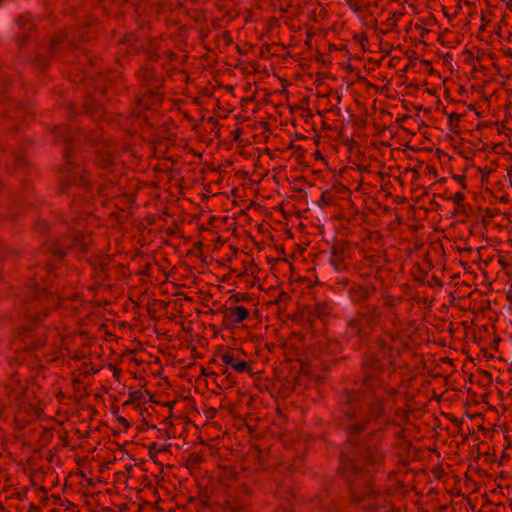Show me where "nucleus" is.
Listing matches in <instances>:
<instances>
[{"mask_svg":"<svg viewBox=\"0 0 512 512\" xmlns=\"http://www.w3.org/2000/svg\"><path fill=\"white\" fill-rule=\"evenodd\" d=\"M43 253L50 254L55 261L63 263L66 255L60 236L47 239L41 246Z\"/></svg>","mask_w":512,"mask_h":512,"instance_id":"a211bd4d","label":"nucleus"},{"mask_svg":"<svg viewBox=\"0 0 512 512\" xmlns=\"http://www.w3.org/2000/svg\"><path fill=\"white\" fill-rule=\"evenodd\" d=\"M274 494L283 500L289 501L293 498L294 493L290 484H278Z\"/></svg>","mask_w":512,"mask_h":512,"instance_id":"bb28decb","label":"nucleus"},{"mask_svg":"<svg viewBox=\"0 0 512 512\" xmlns=\"http://www.w3.org/2000/svg\"><path fill=\"white\" fill-rule=\"evenodd\" d=\"M59 181V193H66L71 186H79L86 190L91 186L90 174L85 165L75 161H69L60 168Z\"/></svg>","mask_w":512,"mask_h":512,"instance_id":"39448f33","label":"nucleus"},{"mask_svg":"<svg viewBox=\"0 0 512 512\" xmlns=\"http://www.w3.org/2000/svg\"><path fill=\"white\" fill-rule=\"evenodd\" d=\"M290 299L291 296L289 295V293L285 291H280L274 303L277 305H281L282 303H287Z\"/></svg>","mask_w":512,"mask_h":512,"instance_id":"37998d69","label":"nucleus"},{"mask_svg":"<svg viewBox=\"0 0 512 512\" xmlns=\"http://www.w3.org/2000/svg\"><path fill=\"white\" fill-rule=\"evenodd\" d=\"M376 292L373 283H352L347 289L349 300L360 305L359 310L346 321L342 340L356 351L373 344V339L378 328L383 330L384 312L382 307L372 303H366Z\"/></svg>","mask_w":512,"mask_h":512,"instance_id":"f03ea898","label":"nucleus"},{"mask_svg":"<svg viewBox=\"0 0 512 512\" xmlns=\"http://www.w3.org/2000/svg\"><path fill=\"white\" fill-rule=\"evenodd\" d=\"M239 352L240 351L236 350L224 353L221 356L222 362L226 366H230L237 373H249V375L252 376V362L240 359L238 356Z\"/></svg>","mask_w":512,"mask_h":512,"instance_id":"2eb2a0df","label":"nucleus"},{"mask_svg":"<svg viewBox=\"0 0 512 512\" xmlns=\"http://www.w3.org/2000/svg\"><path fill=\"white\" fill-rule=\"evenodd\" d=\"M64 108L70 120H77L78 117L84 115L82 104L78 106L74 102H67L64 104Z\"/></svg>","mask_w":512,"mask_h":512,"instance_id":"a878e982","label":"nucleus"},{"mask_svg":"<svg viewBox=\"0 0 512 512\" xmlns=\"http://www.w3.org/2000/svg\"><path fill=\"white\" fill-rule=\"evenodd\" d=\"M129 398L123 403V406L134 405L138 407L140 401L144 398V394L141 390L131 391L128 394Z\"/></svg>","mask_w":512,"mask_h":512,"instance_id":"c756f323","label":"nucleus"},{"mask_svg":"<svg viewBox=\"0 0 512 512\" xmlns=\"http://www.w3.org/2000/svg\"><path fill=\"white\" fill-rule=\"evenodd\" d=\"M221 375L224 376V378L221 380V384L216 382L218 388L222 389L224 385L231 387L236 384V381L233 379L232 373L228 370V367H224L222 369Z\"/></svg>","mask_w":512,"mask_h":512,"instance_id":"7c9ffc66","label":"nucleus"},{"mask_svg":"<svg viewBox=\"0 0 512 512\" xmlns=\"http://www.w3.org/2000/svg\"><path fill=\"white\" fill-rule=\"evenodd\" d=\"M350 248L351 244L347 240L334 239L332 241L329 262L337 271L346 269V260L350 257Z\"/></svg>","mask_w":512,"mask_h":512,"instance_id":"6e6552de","label":"nucleus"},{"mask_svg":"<svg viewBox=\"0 0 512 512\" xmlns=\"http://www.w3.org/2000/svg\"><path fill=\"white\" fill-rule=\"evenodd\" d=\"M79 233V231H68L60 235L66 256L76 250L77 241H79Z\"/></svg>","mask_w":512,"mask_h":512,"instance_id":"5701e85b","label":"nucleus"},{"mask_svg":"<svg viewBox=\"0 0 512 512\" xmlns=\"http://www.w3.org/2000/svg\"><path fill=\"white\" fill-rule=\"evenodd\" d=\"M34 115L35 107L32 101L13 99L5 92H0V117L16 122L8 127L10 132L16 133L25 127L34 119Z\"/></svg>","mask_w":512,"mask_h":512,"instance_id":"7ed1b4c3","label":"nucleus"},{"mask_svg":"<svg viewBox=\"0 0 512 512\" xmlns=\"http://www.w3.org/2000/svg\"><path fill=\"white\" fill-rule=\"evenodd\" d=\"M107 189H108V185H101L99 186L98 188V194L101 195V196H107Z\"/></svg>","mask_w":512,"mask_h":512,"instance_id":"338daca9","label":"nucleus"},{"mask_svg":"<svg viewBox=\"0 0 512 512\" xmlns=\"http://www.w3.org/2000/svg\"><path fill=\"white\" fill-rule=\"evenodd\" d=\"M316 76H317V79H316L315 83H316L317 85H321V84H322V80H323L324 78H327V77L329 76V73H328V72H318V73L316 74Z\"/></svg>","mask_w":512,"mask_h":512,"instance_id":"5fc2aeb1","label":"nucleus"},{"mask_svg":"<svg viewBox=\"0 0 512 512\" xmlns=\"http://www.w3.org/2000/svg\"><path fill=\"white\" fill-rule=\"evenodd\" d=\"M139 81V88L163 89L165 79L157 74L152 64L146 63L139 67L136 72Z\"/></svg>","mask_w":512,"mask_h":512,"instance_id":"9d476101","label":"nucleus"},{"mask_svg":"<svg viewBox=\"0 0 512 512\" xmlns=\"http://www.w3.org/2000/svg\"><path fill=\"white\" fill-rule=\"evenodd\" d=\"M480 172H481V178H482V182L486 181L488 179V176L490 174V170H488L487 168H484V169H479Z\"/></svg>","mask_w":512,"mask_h":512,"instance_id":"e2e57ef3","label":"nucleus"},{"mask_svg":"<svg viewBox=\"0 0 512 512\" xmlns=\"http://www.w3.org/2000/svg\"><path fill=\"white\" fill-rule=\"evenodd\" d=\"M398 340H402L398 331L385 330L376 335L373 344L360 355V377L352 387H344L336 395L337 420L346 439L339 449L335 475L345 484L351 504L357 507L380 496L375 474L384 464L385 453L378 444L363 441L361 435L372 423L388 416L389 404H396L400 389L391 386L388 379L395 374L402 354L401 348L395 346Z\"/></svg>","mask_w":512,"mask_h":512,"instance_id":"f257e3e1","label":"nucleus"},{"mask_svg":"<svg viewBox=\"0 0 512 512\" xmlns=\"http://www.w3.org/2000/svg\"><path fill=\"white\" fill-rule=\"evenodd\" d=\"M89 250V244L86 242V236L80 232L79 241H77L76 250L80 254H86Z\"/></svg>","mask_w":512,"mask_h":512,"instance_id":"f704fd0d","label":"nucleus"},{"mask_svg":"<svg viewBox=\"0 0 512 512\" xmlns=\"http://www.w3.org/2000/svg\"><path fill=\"white\" fill-rule=\"evenodd\" d=\"M326 512H341V510L336 503H331L327 506Z\"/></svg>","mask_w":512,"mask_h":512,"instance_id":"052dcab7","label":"nucleus"},{"mask_svg":"<svg viewBox=\"0 0 512 512\" xmlns=\"http://www.w3.org/2000/svg\"><path fill=\"white\" fill-rule=\"evenodd\" d=\"M242 134V129L241 128H236L235 130L232 131V136H233V142H240V136Z\"/></svg>","mask_w":512,"mask_h":512,"instance_id":"864d4df0","label":"nucleus"},{"mask_svg":"<svg viewBox=\"0 0 512 512\" xmlns=\"http://www.w3.org/2000/svg\"><path fill=\"white\" fill-rule=\"evenodd\" d=\"M35 229H36L37 232H39L41 234H46L50 230V225L44 219H37L35 221Z\"/></svg>","mask_w":512,"mask_h":512,"instance_id":"c9c22d12","label":"nucleus"},{"mask_svg":"<svg viewBox=\"0 0 512 512\" xmlns=\"http://www.w3.org/2000/svg\"><path fill=\"white\" fill-rule=\"evenodd\" d=\"M332 191H334V194L337 196L338 194H347L350 193V189L345 186L344 184L338 182L335 180L333 182L332 187L330 188Z\"/></svg>","mask_w":512,"mask_h":512,"instance_id":"e433bc0d","label":"nucleus"},{"mask_svg":"<svg viewBox=\"0 0 512 512\" xmlns=\"http://www.w3.org/2000/svg\"><path fill=\"white\" fill-rule=\"evenodd\" d=\"M382 241V235L379 231L373 230V231H367L366 237L363 240V244L366 245L367 243L370 244H380Z\"/></svg>","mask_w":512,"mask_h":512,"instance_id":"2f4dec72","label":"nucleus"},{"mask_svg":"<svg viewBox=\"0 0 512 512\" xmlns=\"http://www.w3.org/2000/svg\"><path fill=\"white\" fill-rule=\"evenodd\" d=\"M144 39L139 34L130 32L125 33L119 43L127 45L132 52L140 54V47L143 46Z\"/></svg>","mask_w":512,"mask_h":512,"instance_id":"4be33fe9","label":"nucleus"},{"mask_svg":"<svg viewBox=\"0 0 512 512\" xmlns=\"http://www.w3.org/2000/svg\"><path fill=\"white\" fill-rule=\"evenodd\" d=\"M112 261V256L108 254L94 255L87 260L93 270L92 278L96 283L102 284L111 280L109 271Z\"/></svg>","mask_w":512,"mask_h":512,"instance_id":"1a4fd4ad","label":"nucleus"},{"mask_svg":"<svg viewBox=\"0 0 512 512\" xmlns=\"http://www.w3.org/2000/svg\"><path fill=\"white\" fill-rule=\"evenodd\" d=\"M62 30L77 49L81 42L93 38L98 33L99 22L96 18H91L88 21L65 27Z\"/></svg>","mask_w":512,"mask_h":512,"instance_id":"0eeeda50","label":"nucleus"},{"mask_svg":"<svg viewBox=\"0 0 512 512\" xmlns=\"http://www.w3.org/2000/svg\"><path fill=\"white\" fill-rule=\"evenodd\" d=\"M134 0H111V2L118 8H123L126 4L132 3Z\"/></svg>","mask_w":512,"mask_h":512,"instance_id":"603ef678","label":"nucleus"},{"mask_svg":"<svg viewBox=\"0 0 512 512\" xmlns=\"http://www.w3.org/2000/svg\"><path fill=\"white\" fill-rule=\"evenodd\" d=\"M84 115L94 121L101 120L105 115V106L91 95H86L82 101Z\"/></svg>","mask_w":512,"mask_h":512,"instance_id":"dca6fc26","label":"nucleus"},{"mask_svg":"<svg viewBox=\"0 0 512 512\" xmlns=\"http://www.w3.org/2000/svg\"><path fill=\"white\" fill-rule=\"evenodd\" d=\"M75 154H76V150L73 145V142L65 143V146L63 149L65 163H68L69 161H73Z\"/></svg>","mask_w":512,"mask_h":512,"instance_id":"72a5a7b5","label":"nucleus"},{"mask_svg":"<svg viewBox=\"0 0 512 512\" xmlns=\"http://www.w3.org/2000/svg\"><path fill=\"white\" fill-rule=\"evenodd\" d=\"M163 99L164 92L162 89L138 88L135 104L144 110H150L160 105Z\"/></svg>","mask_w":512,"mask_h":512,"instance_id":"9b49d317","label":"nucleus"},{"mask_svg":"<svg viewBox=\"0 0 512 512\" xmlns=\"http://www.w3.org/2000/svg\"><path fill=\"white\" fill-rule=\"evenodd\" d=\"M56 57L54 54H51L49 51V47L41 48L37 47L36 53L33 57H30L27 53V59H20L23 62H28L31 66L38 70L40 73L44 74L50 67L51 59Z\"/></svg>","mask_w":512,"mask_h":512,"instance_id":"4468645a","label":"nucleus"},{"mask_svg":"<svg viewBox=\"0 0 512 512\" xmlns=\"http://www.w3.org/2000/svg\"><path fill=\"white\" fill-rule=\"evenodd\" d=\"M117 420H118V422H120L123 425L125 430H127L131 427V424L129 423V421L126 418H124L123 416H117Z\"/></svg>","mask_w":512,"mask_h":512,"instance_id":"13d9d810","label":"nucleus"},{"mask_svg":"<svg viewBox=\"0 0 512 512\" xmlns=\"http://www.w3.org/2000/svg\"><path fill=\"white\" fill-rule=\"evenodd\" d=\"M50 311L46 308L41 313L29 314L30 324L18 328L17 337L26 345V348L37 350L46 345L47 337L44 331H37L35 327L48 315Z\"/></svg>","mask_w":512,"mask_h":512,"instance_id":"423d86ee","label":"nucleus"},{"mask_svg":"<svg viewBox=\"0 0 512 512\" xmlns=\"http://www.w3.org/2000/svg\"><path fill=\"white\" fill-rule=\"evenodd\" d=\"M251 299H252L251 295L246 292H244V293L238 292V293L232 294L229 297V301H232L233 303L250 301Z\"/></svg>","mask_w":512,"mask_h":512,"instance_id":"4c0bfd02","label":"nucleus"},{"mask_svg":"<svg viewBox=\"0 0 512 512\" xmlns=\"http://www.w3.org/2000/svg\"><path fill=\"white\" fill-rule=\"evenodd\" d=\"M448 419L451 421V423H453V424H455L457 426H460L462 424V422H463L461 419H458L454 415H449Z\"/></svg>","mask_w":512,"mask_h":512,"instance_id":"69168bd1","label":"nucleus"},{"mask_svg":"<svg viewBox=\"0 0 512 512\" xmlns=\"http://www.w3.org/2000/svg\"><path fill=\"white\" fill-rule=\"evenodd\" d=\"M93 164L100 170H109L115 166V157L110 152L97 151L93 158Z\"/></svg>","mask_w":512,"mask_h":512,"instance_id":"412c9836","label":"nucleus"},{"mask_svg":"<svg viewBox=\"0 0 512 512\" xmlns=\"http://www.w3.org/2000/svg\"><path fill=\"white\" fill-rule=\"evenodd\" d=\"M496 215H498V211L495 210V209H492V208H486L485 209V215L482 219V224L484 226H487V224L489 223V220L488 219H492L494 218Z\"/></svg>","mask_w":512,"mask_h":512,"instance_id":"79ce46f5","label":"nucleus"},{"mask_svg":"<svg viewBox=\"0 0 512 512\" xmlns=\"http://www.w3.org/2000/svg\"><path fill=\"white\" fill-rule=\"evenodd\" d=\"M14 24L16 31L13 34L12 41L18 49L17 58L27 59V47L29 43L36 40L39 33L38 25L30 12L18 15Z\"/></svg>","mask_w":512,"mask_h":512,"instance_id":"20e7f679","label":"nucleus"},{"mask_svg":"<svg viewBox=\"0 0 512 512\" xmlns=\"http://www.w3.org/2000/svg\"><path fill=\"white\" fill-rule=\"evenodd\" d=\"M51 132L59 141L68 143L73 142L75 140L77 134L80 132V129H74L70 127L68 124L62 123L54 126Z\"/></svg>","mask_w":512,"mask_h":512,"instance_id":"aec40b11","label":"nucleus"},{"mask_svg":"<svg viewBox=\"0 0 512 512\" xmlns=\"http://www.w3.org/2000/svg\"><path fill=\"white\" fill-rule=\"evenodd\" d=\"M244 271L238 274V278L247 277L248 271H250L253 267H256V264L254 263V260L251 259L249 261L243 262Z\"/></svg>","mask_w":512,"mask_h":512,"instance_id":"a19ab883","label":"nucleus"},{"mask_svg":"<svg viewBox=\"0 0 512 512\" xmlns=\"http://www.w3.org/2000/svg\"><path fill=\"white\" fill-rule=\"evenodd\" d=\"M12 159L14 161L15 166L18 168H27L29 166V162L26 157V153L23 149H18L12 151Z\"/></svg>","mask_w":512,"mask_h":512,"instance_id":"cd10ccee","label":"nucleus"},{"mask_svg":"<svg viewBox=\"0 0 512 512\" xmlns=\"http://www.w3.org/2000/svg\"><path fill=\"white\" fill-rule=\"evenodd\" d=\"M55 294V291L49 287H41L39 285H35L29 291L28 297L34 300H49L52 299Z\"/></svg>","mask_w":512,"mask_h":512,"instance_id":"b1692460","label":"nucleus"},{"mask_svg":"<svg viewBox=\"0 0 512 512\" xmlns=\"http://www.w3.org/2000/svg\"><path fill=\"white\" fill-rule=\"evenodd\" d=\"M326 308H327L326 304H317L316 308H315V312L319 317H321L323 315H327V312L325 311Z\"/></svg>","mask_w":512,"mask_h":512,"instance_id":"de8ad7c7","label":"nucleus"},{"mask_svg":"<svg viewBox=\"0 0 512 512\" xmlns=\"http://www.w3.org/2000/svg\"><path fill=\"white\" fill-rule=\"evenodd\" d=\"M160 45L155 38L148 36L143 41V46L140 47V53L145 54L147 63L151 64L160 59L159 54Z\"/></svg>","mask_w":512,"mask_h":512,"instance_id":"6ab92c4d","label":"nucleus"},{"mask_svg":"<svg viewBox=\"0 0 512 512\" xmlns=\"http://www.w3.org/2000/svg\"><path fill=\"white\" fill-rule=\"evenodd\" d=\"M100 61L99 58L91 59L88 55L83 54L82 59L80 60V63L82 65H85L86 63H89L90 66L85 68L83 71V75L86 78H94L95 76H100L105 79L107 82L114 81L119 82L124 86V79L122 74L119 71H108L105 75L101 70L93 71V67L96 65V62Z\"/></svg>","mask_w":512,"mask_h":512,"instance_id":"ddd939ff","label":"nucleus"},{"mask_svg":"<svg viewBox=\"0 0 512 512\" xmlns=\"http://www.w3.org/2000/svg\"><path fill=\"white\" fill-rule=\"evenodd\" d=\"M346 3L353 12L363 11V8L358 4V0H346Z\"/></svg>","mask_w":512,"mask_h":512,"instance_id":"c03bdc74","label":"nucleus"},{"mask_svg":"<svg viewBox=\"0 0 512 512\" xmlns=\"http://www.w3.org/2000/svg\"><path fill=\"white\" fill-rule=\"evenodd\" d=\"M462 116V114H458L457 112H452L448 115L449 129L456 135H460L461 133L459 121Z\"/></svg>","mask_w":512,"mask_h":512,"instance_id":"c85d7f7f","label":"nucleus"},{"mask_svg":"<svg viewBox=\"0 0 512 512\" xmlns=\"http://www.w3.org/2000/svg\"><path fill=\"white\" fill-rule=\"evenodd\" d=\"M61 264L62 263H59V262L55 261V259L52 258L51 260H47L44 263V270L48 274H52L59 268V265H61Z\"/></svg>","mask_w":512,"mask_h":512,"instance_id":"ea45409f","label":"nucleus"},{"mask_svg":"<svg viewBox=\"0 0 512 512\" xmlns=\"http://www.w3.org/2000/svg\"><path fill=\"white\" fill-rule=\"evenodd\" d=\"M201 376H205V377H209V378H213V380L216 382V378L219 376L217 373L215 372H208L204 367L201 368V373H200Z\"/></svg>","mask_w":512,"mask_h":512,"instance_id":"09e8293b","label":"nucleus"},{"mask_svg":"<svg viewBox=\"0 0 512 512\" xmlns=\"http://www.w3.org/2000/svg\"><path fill=\"white\" fill-rule=\"evenodd\" d=\"M316 60L322 64H324L325 66L329 67L332 62L330 60H326L324 57H323V54L322 53H318L317 56H316Z\"/></svg>","mask_w":512,"mask_h":512,"instance_id":"6e6d98bb","label":"nucleus"},{"mask_svg":"<svg viewBox=\"0 0 512 512\" xmlns=\"http://www.w3.org/2000/svg\"><path fill=\"white\" fill-rule=\"evenodd\" d=\"M426 284L430 287H433L434 285H437L439 287L443 286V282L437 276H433L429 281L426 282Z\"/></svg>","mask_w":512,"mask_h":512,"instance_id":"a18cd8bd","label":"nucleus"},{"mask_svg":"<svg viewBox=\"0 0 512 512\" xmlns=\"http://www.w3.org/2000/svg\"><path fill=\"white\" fill-rule=\"evenodd\" d=\"M353 39L361 45V49L363 52L367 51L366 43L368 42V37L365 32L355 34L353 36Z\"/></svg>","mask_w":512,"mask_h":512,"instance_id":"58836bf2","label":"nucleus"},{"mask_svg":"<svg viewBox=\"0 0 512 512\" xmlns=\"http://www.w3.org/2000/svg\"><path fill=\"white\" fill-rule=\"evenodd\" d=\"M447 200H452L457 205V211L462 212L465 209V195L462 192H456L453 196L445 197Z\"/></svg>","mask_w":512,"mask_h":512,"instance_id":"473e14b6","label":"nucleus"},{"mask_svg":"<svg viewBox=\"0 0 512 512\" xmlns=\"http://www.w3.org/2000/svg\"><path fill=\"white\" fill-rule=\"evenodd\" d=\"M157 443L156 442H153L150 446H149V453H150V457L152 458L154 455H156V453L158 452H161L162 449H159L157 448Z\"/></svg>","mask_w":512,"mask_h":512,"instance_id":"3c124183","label":"nucleus"},{"mask_svg":"<svg viewBox=\"0 0 512 512\" xmlns=\"http://www.w3.org/2000/svg\"><path fill=\"white\" fill-rule=\"evenodd\" d=\"M28 512H41V509L35 504H30Z\"/></svg>","mask_w":512,"mask_h":512,"instance_id":"774afa93","label":"nucleus"},{"mask_svg":"<svg viewBox=\"0 0 512 512\" xmlns=\"http://www.w3.org/2000/svg\"><path fill=\"white\" fill-rule=\"evenodd\" d=\"M338 199L339 198L334 194V191L327 189L321 194L320 199L316 202V206L320 209L327 206H333L337 203Z\"/></svg>","mask_w":512,"mask_h":512,"instance_id":"393cba45","label":"nucleus"},{"mask_svg":"<svg viewBox=\"0 0 512 512\" xmlns=\"http://www.w3.org/2000/svg\"><path fill=\"white\" fill-rule=\"evenodd\" d=\"M48 47L51 54L61 58L76 49L62 29L50 37Z\"/></svg>","mask_w":512,"mask_h":512,"instance_id":"f8f14e48","label":"nucleus"},{"mask_svg":"<svg viewBox=\"0 0 512 512\" xmlns=\"http://www.w3.org/2000/svg\"><path fill=\"white\" fill-rule=\"evenodd\" d=\"M177 229H178V226H177V224H176V223H174L172 226H169V227L166 229L165 233H166V235H168V236H173V235H175V233H176V230H177Z\"/></svg>","mask_w":512,"mask_h":512,"instance_id":"bf43d9fd","label":"nucleus"},{"mask_svg":"<svg viewBox=\"0 0 512 512\" xmlns=\"http://www.w3.org/2000/svg\"><path fill=\"white\" fill-rule=\"evenodd\" d=\"M109 369L112 371L113 373V376L115 377L116 380H119L120 376H121V369L118 368L116 365L114 364H109L108 365Z\"/></svg>","mask_w":512,"mask_h":512,"instance_id":"49530a36","label":"nucleus"},{"mask_svg":"<svg viewBox=\"0 0 512 512\" xmlns=\"http://www.w3.org/2000/svg\"><path fill=\"white\" fill-rule=\"evenodd\" d=\"M362 509L365 511H368V512H376L379 510V506L377 504L371 503V504L363 506Z\"/></svg>","mask_w":512,"mask_h":512,"instance_id":"4d7b16f0","label":"nucleus"},{"mask_svg":"<svg viewBox=\"0 0 512 512\" xmlns=\"http://www.w3.org/2000/svg\"><path fill=\"white\" fill-rule=\"evenodd\" d=\"M452 178L456 182L460 183L464 189L467 188L466 183H465L466 176L464 174L463 175H456V174H454V175H452Z\"/></svg>","mask_w":512,"mask_h":512,"instance_id":"8fccbe9b","label":"nucleus"},{"mask_svg":"<svg viewBox=\"0 0 512 512\" xmlns=\"http://www.w3.org/2000/svg\"><path fill=\"white\" fill-rule=\"evenodd\" d=\"M274 512H294L289 506L287 505H280L278 506Z\"/></svg>","mask_w":512,"mask_h":512,"instance_id":"680f3d73","label":"nucleus"},{"mask_svg":"<svg viewBox=\"0 0 512 512\" xmlns=\"http://www.w3.org/2000/svg\"><path fill=\"white\" fill-rule=\"evenodd\" d=\"M395 304V298L394 296H388L386 297V302L384 304L385 307H392Z\"/></svg>","mask_w":512,"mask_h":512,"instance_id":"0e129e2a","label":"nucleus"},{"mask_svg":"<svg viewBox=\"0 0 512 512\" xmlns=\"http://www.w3.org/2000/svg\"><path fill=\"white\" fill-rule=\"evenodd\" d=\"M248 317L249 311L244 306H234L227 308L223 317V327H237L239 323L243 322Z\"/></svg>","mask_w":512,"mask_h":512,"instance_id":"f3484780","label":"nucleus"}]
</instances>
